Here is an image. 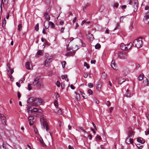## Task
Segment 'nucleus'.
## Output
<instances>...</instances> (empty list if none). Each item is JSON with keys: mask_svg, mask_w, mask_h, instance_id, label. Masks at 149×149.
Here are the masks:
<instances>
[{"mask_svg": "<svg viewBox=\"0 0 149 149\" xmlns=\"http://www.w3.org/2000/svg\"><path fill=\"white\" fill-rule=\"evenodd\" d=\"M121 49L123 50H128V47L126 46V45L123 44H122L120 45Z\"/></svg>", "mask_w": 149, "mask_h": 149, "instance_id": "nucleus-11", "label": "nucleus"}, {"mask_svg": "<svg viewBox=\"0 0 149 149\" xmlns=\"http://www.w3.org/2000/svg\"><path fill=\"white\" fill-rule=\"evenodd\" d=\"M52 61V57L50 56L46 58L44 61V65L46 67H48L50 63Z\"/></svg>", "mask_w": 149, "mask_h": 149, "instance_id": "nucleus-3", "label": "nucleus"}, {"mask_svg": "<svg viewBox=\"0 0 149 149\" xmlns=\"http://www.w3.org/2000/svg\"><path fill=\"white\" fill-rule=\"evenodd\" d=\"M1 149H8V148L6 147V145L3 144L2 146L1 147Z\"/></svg>", "mask_w": 149, "mask_h": 149, "instance_id": "nucleus-29", "label": "nucleus"}, {"mask_svg": "<svg viewBox=\"0 0 149 149\" xmlns=\"http://www.w3.org/2000/svg\"><path fill=\"white\" fill-rule=\"evenodd\" d=\"M125 142L126 143L129 144L130 143H133V139L128 137L125 140Z\"/></svg>", "mask_w": 149, "mask_h": 149, "instance_id": "nucleus-8", "label": "nucleus"}, {"mask_svg": "<svg viewBox=\"0 0 149 149\" xmlns=\"http://www.w3.org/2000/svg\"><path fill=\"white\" fill-rule=\"evenodd\" d=\"M28 89L30 91L31 90L32 88L31 87V84H29L28 86Z\"/></svg>", "mask_w": 149, "mask_h": 149, "instance_id": "nucleus-35", "label": "nucleus"}, {"mask_svg": "<svg viewBox=\"0 0 149 149\" xmlns=\"http://www.w3.org/2000/svg\"><path fill=\"white\" fill-rule=\"evenodd\" d=\"M40 121L41 125L43 126V128L44 129H46L47 132H48L49 130V127L46 121L44 119L43 117H41L40 118Z\"/></svg>", "mask_w": 149, "mask_h": 149, "instance_id": "nucleus-2", "label": "nucleus"}, {"mask_svg": "<svg viewBox=\"0 0 149 149\" xmlns=\"http://www.w3.org/2000/svg\"><path fill=\"white\" fill-rule=\"evenodd\" d=\"M144 83L145 85H146L147 86H148V80L147 79H146L145 81H144Z\"/></svg>", "mask_w": 149, "mask_h": 149, "instance_id": "nucleus-31", "label": "nucleus"}, {"mask_svg": "<svg viewBox=\"0 0 149 149\" xmlns=\"http://www.w3.org/2000/svg\"><path fill=\"white\" fill-rule=\"evenodd\" d=\"M84 66L86 67L87 68V69H88L90 68L89 65L86 62H85L84 63Z\"/></svg>", "mask_w": 149, "mask_h": 149, "instance_id": "nucleus-32", "label": "nucleus"}, {"mask_svg": "<svg viewBox=\"0 0 149 149\" xmlns=\"http://www.w3.org/2000/svg\"><path fill=\"white\" fill-rule=\"evenodd\" d=\"M118 57L121 59H124L127 58V55L126 53H123L121 52H118Z\"/></svg>", "mask_w": 149, "mask_h": 149, "instance_id": "nucleus-4", "label": "nucleus"}, {"mask_svg": "<svg viewBox=\"0 0 149 149\" xmlns=\"http://www.w3.org/2000/svg\"><path fill=\"white\" fill-rule=\"evenodd\" d=\"M90 4L89 3H87L84 6L85 8H86L87 7L89 6H90Z\"/></svg>", "mask_w": 149, "mask_h": 149, "instance_id": "nucleus-61", "label": "nucleus"}, {"mask_svg": "<svg viewBox=\"0 0 149 149\" xmlns=\"http://www.w3.org/2000/svg\"><path fill=\"white\" fill-rule=\"evenodd\" d=\"M75 94H76V95L75 96L77 100H79L80 99V95L79 94L77 93L76 92H75Z\"/></svg>", "mask_w": 149, "mask_h": 149, "instance_id": "nucleus-23", "label": "nucleus"}, {"mask_svg": "<svg viewBox=\"0 0 149 149\" xmlns=\"http://www.w3.org/2000/svg\"><path fill=\"white\" fill-rule=\"evenodd\" d=\"M110 104V102L109 101H107L106 103V104L108 106H109Z\"/></svg>", "mask_w": 149, "mask_h": 149, "instance_id": "nucleus-47", "label": "nucleus"}, {"mask_svg": "<svg viewBox=\"0 0 149 149\" xmlns=\"http://www.w3.org/2000/svg\"><path fill=\"white\" fill-rule=\"evenodd\" d=\"M143 41L141 38H139L135 40L133 44H132L134 47H135L137 48H140L142 47L143 44Z\"/></svg>", "mask_w": 149, "mask_h": 149, "instance_id": "nucleus-1", "label": "nucleus"}, {"mask_svg": "<svg viewBox=\"0 0 149 149\" xmlns=\"http://www.w3.org/2000/svg\"><path fill=\"white\" fill-rule=\"evenodd\" d=\"M137 141L141 144H143L145 142V141L143 140V139L140 137L138 138L137 139Z\"/></svg>", "mask_w": 149, "mask_h": 149, "instance_id": "nucleus-13", "label": "nucleus"}, {"mask_svg": "<svg viewBox=\"0 0 149 149\" xmlns=\"http://www.w3.org/2000/svg\"><path fill=\"white\" fill-rule=\"evenodd\" d=\"M123 81H122L120 80H119V81H118V83L120 84H121L123 82H125V80H126V79H123Z\"/></svg>", "mask_w": 149, "mask_h": 149, "instance_id": "nucleus-43", "label": "nucleus"}, {"mask_svg": "<svg viewBox=\"0 0 149 149\" xmlns=\"http://www.w3.org/2000/svg\"><path fill=\"white\" fill-rule=\"evenodd\" d=\"M36 87L37 88H43L44 87V85L43 83H39V84L37 85Z\"/></svg>", "mask_w": 149, "mask_h": 149, "instance_id": "nucleus-17", "label": "nucleus"}, {"mask_svg": "<svg viewBox=\"0 0 149 149\" xmlns=\"http://www.w3.org/2000/svg\"><path fill=\"white\" fill-rule=\"evenodd\" d=\"M74 55V54H73L69 50H68L67 51V53L65 55L68 56H73Z\"/></svg>", "mask_w": 149, "mask_h": 149, "instance_id": "nucleus-15", "label": "nucleus"}, {"mask_svg": "<svg viewBox=\"0 0 149 149\" xmlns=\"http://www.w3.org/2000/svg\"><path fill=\"white\" fill-rule=\"evenodd\" d=\"M61 78L62 79H65V80H66V78L67 79V81H68V80L67 78V75H62L61 76Z\"/></svg>", "mask_w": 149, "mask_h": 149, "instance_id": "nucleus-30", "label": "nucleus"}, {"mask_svg": "<svg viewBox=\"0 0 149 149\" xmlns=\"http://www.w3.org/2000/svg\"><path fill=\"white\" fill-rule=\"evenodd\" d=\"M136 146L138 148H141V147H143V146H140V144H137L136 145Z\"/></svg>", "mask_w": 149, "mask_h": 149, "instance_id": "nucleus-50", "label": "nucleus"}, {"mask_svg": "<svg viewBox=\"0 0 149 149\" xmlns=\"http://www.w3.org/2000/svg\"><path fill=\"white\" fill-rule=\"evenodd\" d=\"M54 112L59 115H61L62 113V110L60 109H58V107L56 108V109L54 110Z\"/></svg>", "mask_w": 149, "mask_h": 149, "instance_id": "nucleus-10", "label": "nucleus"}, {"mask_svg": "<svg viewBox=\"0 0 149 149\" xmlns=\"http://www.w3.org/2000/svg\"><path fill=\"white\" fill-rule=\"evenodd\" d=\"M56 97L57 100L60 99V95L58 93H57L56 94Z\"/></svg>", "mask_w": 149, "mask_h": 149, "instance_id": "nucleus-44", "label": "nucleus"}, {"mask_svg": "<svg viewBox=\"0 0 149 149\" xmlns=\"http://www.w3.org/2000/svg\"><path fill=\"white\" fill-rule=\"evenodd\" d=\"M34 132L36 134H38V133L37 129L36 128H34Z\"/></svg>", "mask_w": 149, "mask_h": 149, "instance_id": "nucleus-54", "label": "nucleus"}, {"mask_svg": "<svg viewBox=\"0 0 149 149\" xmlns=\"http://www.w3.org/2000/svg\"><path fill=\"white\" fill-rule=\"evenodd\" d=\"M42 112V111L41 109H38V110L37 111L38 113H41Z\"/></svg>", "mask_w": 149, "mask_h": 149, "instance_id": "nucleus-62", "label": "nucleus"}, {"mask_svg": "<svg viewBox=\"0 0 149 149\" xmlns=\"http://www.w3.org/2000/svg\"><path fill=\"white\" fill-rule=\"evenodd\" d=\"M96 138L98 139L99 140H100L101 139V137L100 136L98 135L97 136Z\"/></svg>", "mask_w": 149, "mask_h": 149, "instance_id": "nucleus-64", "label": "nucleus"}, {"mask_svg": "<svg viewBox=\"0 0 149 149\" xmlns=\"http://www.w3.org/2000/svg\"><path fill=\"white\" fill-rule=\"evenodd\" d=\"M17 95L18 98L19 99L21 97V94L19 92H17Z\"/></svg>", "mask_w": 149, "mask_h": 149, "instance_id": "nucleus-49", "label": "nucleus"}, {"mask_svg": "<svg viewBox=\"0 0 149 149\" xmlns=\"http://www.w3.org/2000/svg\"><path fill=\"white\" fill-rule=\"evenodd\" d=\"M101 47L100 45L99 44H97L95 46V48L96 49H99Z\"/></svg>", "mask_w": 149, "mask_h": 149, "instance_id": "nucleus-27", "label": "nucleus"}, {"mask_svg": "<svg viewBox=\"0 0 149 149\" xmlns=\"http://www.w3.org/2000/svg\"><path fill=\"white\" fill-rule=\"evenodd\" d=\"M66 63L65 61H63L62 63V67L63 68H64L65 67V65L66 64Z\"/></svg>", "mask_w": 149, "mask_h": 149, "instance_id": "nucleus-34", "label": "nucleus"}, {"mask_svg": "<svg viewBox=\"0 0 149 149\" xmlns=\"http://www.w3.org/2000/svg\"><path fill=\"white\" fill-rule=\"evenodd\" d=\"M84 77L85 78H87V77H88V75L86 74V73H84Z\"/></svg>", "mask_w": 149, "mask_h": 149, "instance_id": "nucleus-58", "label": "nucleus"}, {"mask_svg": "<svg viewBox=\"0 0 149 149\" xmlns=\"http://www.w3.org/2000/svg\"><path fill=\"white\" fill-rule=\"evenodd\" d=\"M27 111L29 114L31 115L32 113V109H31V108H29L27 109Z\"/></svg>", "mask_w": 149, "mask_h": 149, "instance_id": "nucleus-25", "label": "nucleus"}, {"mask_svg": "<svg viewBox=\"0 0 149 149\" xmlns=\"http://www.w3.org/2000/svg\"><path fill=\"white\" fill-rule=\"evenodd\" d=\"M18 31H21V30L22 29V24H19L18 26Z\"/></svg>", "mask_w": 149, "mask_h": 149, "instance_id": "nucleus-28", "label": "nucleus"}, {"mask_svg": "<svg viewBox=\"0 0 149 149\" xmlns=\"http://www.w3.org/2000/svg\"><path fill=\"white\" fill-rule=\"evenodd\" d=\"M102 77L105 79L107 77V74L105 73H103L101 75Z\"/></svg>", "mask_w": 149, "mask_h": 149, "instance_id": "nucleus-26", "label": "nucleus"}, {"mask_svg": "<svg viewBox=\"0 0 149 149\" xmlns=\"http://www.w3.org/2000/svg\"><path fill=\"white\" fill-rule=\"evenodd\" d=\"M131 4H132L133 6L135 9L134 10V11L135 12L136 11L138 8L137 1L136 0H134L131 3Z\"/></svg>", "mask_w": 149, "mask_h": 149, "instance_id": "nucleus-7", "label": "nucleus"}, {"mask_svg": "<svg viewBox=\"0 0 149 149\" xmlns=\"http://www.w3.org/2000/svg\"><path fill=\"white\" fill-rule=\"evenodd\" d=\"M93 91L91 89H89L88 90V93L90 95H92L93 94Z\"/></svg>", "mask_w": 149, "mask_h": 149, "instance_id": "nucleus-42", "label": "nucleus"}, {"mask_svg": "<svg viewBox=\"0 0 149 149\" xmlns=\"http://www.w3.org/2000/svg\"><path fill=\"white\" fill-rule=\"evenodd\" d=\"M101 86L100 84H97V86L96 88L98 91H101Z\"/></svg>", "mask_w": 149, "mask_h": 149, "instance_id": "nucleus-24", "label": "nucleus"}, {"mask_svg": "<svg viewBox=\"0 0 149 149\" xmlns=\"http://www.w3.org/2000/svg\"><path fill=\"white\" fill-rule=\"evenodd\" d=\"M79 91L81 93V94L82 95L84 99H87V96L83 92H81L80 91Z\"/></svg>", "mask_w": 149, "mask_h": 149, "instance_id": "nucleus-21", "label": "nucleus"}, {"mask_svg": "<svg viewBox=\"0 0 149 149\" xmlns=\"http://www.w3.org/2000/svg\"><path fill=\"white\" fill-rule=\"evenodd\" d=\"M40 79V78L39 77H37L36 78L34 79V81L33 82V86H35L37 84H38V81Z\"/></svg>", "mask_w": 149, "mask_h": 149, "instance_id": "nucleus-12", "label": "nucleus"}, {"mask_svg": "<svg viewBox=\"0 0 149 149\" xmlns=\"http://www.w3.org/2000/svg\"><path fill=\"white\" fill-rule=\"evenodd\" d=\"M30 63L29 62H27L26 63L25 67L26 69L30 70L31 69V68L30 67Z\"/></svg>", "mask_w": 149, "mask_h": 149, "instance_id": "nucleus-14", "label": "nucleus"}, {"mask_svg": "<svg viewBox=\"0 0 149 149\" xmlns=\"http://www.w3.org/2000/svg\"><path fill=\"white\" fill-rule=\"evenodd\" d=\"M126 96L127 97H129L131 96L130 93L129 92H127L126 94Z\"/></svg>", "mask_w": 149, "mask_h": 149, "instance_id": "nucleus-53", "label": "nucleus"}, {"mask_svg": "<svg viewBox=\"0 0 149 149\" xmlns=\"http://www.w3.org/2000/svg\"><path fill=\"white\" fill-rule=\"evenodd\" d=\"M44 16L45 17V18L47 20H49L50 19V17L47 13H45L44 15Z\"/></svg>", "mask_w": 149, "mask_h": 149, "instance_id": "nucleus-16", "label": "nucleus"}, {"mask_svg": "<svg viewBox=\"0 0 149 149\" xmlns=\"http://www.w3.org/2000/svg\"><path fill=\"white\" fill-rule=\"evenodd\" d=\"M16 84L17 86L19 87H20L21 86V85L18 82H17L16 83Z\"/></svg>", "mask_w": 149, "mask_h": 149, "instance_id": "nucleus-60", "label": "nucleus"}, {"mask_svg": "<svg viewBox=\"0 0 149 149\" xmlns=\"http://www.w3.org/2000/svg\"><path fill=\"white\" fill-rule=\"evenodd\" d=\"M68 148L69 149H74L73 147L70 145H69Z\"/></svg>", "mask_w": 149, "mask_h": 149, "instance_id": "nucleus-57", "label": "nucleus"}, {"mask_svg": "<svg viewBox=\"0 0 149 149\" xmlns=\"http://www.w3.org/2000/svg\"><path fill=\"white\" fill-rule=\"evenodd\" d=\"M119 6V4L118 3H116L114 4L113 7H116V8H118Z\"/></svg>", "mask_w": 149, "mask_h": 149, "instance_id": "nucleus-41", "label": "nucleus"}, {"mask_svg": "<svg viewBox=\"0 0 149 149\" xmlns=\"http://www.w3.org/2000/svg\"><path fill=\"white\" fill-rule=\"evenodd\" d=\"M88 86L91 88H93V84L91 83H89L88 84Z\"/></svg>", "mask_w": 149, "mask_h": 149, "instance_id": "nucleus-37", "label": "nucleus"}, {"mask_svg": "<svg viewBox=\"0 0 149 149\" xmlns=\"http://www.w3.org/2000/svg\"><path fill=\"white\" fill-rule=\"evenodd\" d=\"M7 67L9 69V70H10V64L9 63H7Z\"/></svg>", "mask_w": 149, "mask_h": 149, "instance_id": "nucleus-48", "label": "nucleus"}, {"mask_svg": "<svg viewBox=\"0 0 149 149\" xmlns=\"http://www.w3.org/2000/svg\"><path fill=\"white\" fill-rule=\"evenodd\" d=\"M126 16H121L120 18V22H123V19Z\"/></svg>", "mask_w": 149, "mask_h": 149, "instance_id": "nucleus-39", "label": "nucleus"}, {"mask_svg": "<svg viewBox=\"0 0 149 149\" xmlns=\"http://www.w3.org/2000/svg\"><path fill=\"white\" fill-rule=\"evenodd\" d=\"M35 30L38 31L39 30V24H37L35 26Z\"/></svg>", "mask_w": 149, "mask_h": 149, "instance_id": "nucleus-33", "label": "nucleus"}, {"mask_svg": "<svg viewBox=\"0 0 149 149\" xmlns=\"http://www.w3.org/2000/svg\"><path fill=\"white\" fill-rule=\"evenodd\" d=\"M60 82L59 81H57L56 85L58 87H59L60 86Z\"/></svg>", "mask_w": 149, "mask_h": 149, "instance_id": "nucleus-46", "label": "nucleus"}, {"mask_svg": "<svg viewBox=\"0 0 149 149\" xmlns=\"http://www.w3.org/2000/svg\"><path fill=\"white\" fill-rule=\"evenodd\" d=\"M54 104L55 105L56 108H57V107H58V102L57 101H55L54 102Z\"/></svg>", "mask_w": 149, "mask_h": 149, "instance_id": "nucleus-36", "label": "nucleus"}, {"mask_svg": "<svg viewBox=\"0 0 149 149\" xmlns=\"http://www.w3.org/2000/svg\"><path fill=\"white\" fill-rule=\"evenodd\" d=\"M146 19L149 18V12H147L145 16Z\"/></svg>", "mask_w": 149, "mask_h": 149, "instance_id": "nucleus-38", "label": "nucleus"}, {"mask_svg": "<svg viewBox=\"0 0 149 149\" xmlns=\"http://www.w3.org/2000/svg\"><path fill=\"white\" fill-rule=\"evenodd\" d=\"M34 103L37 105H40L42 104L43 102L42 100L40 98H35L34 99H32Z\"/></svg>", "mask_w": 149, "mask_h": 149, "instance_id": "nucleus-5", "label": "nucleus"}, {"mask_svg": "<svg viewBox=\"0 0 149 149\" xmlns=\"http://www.w3.org/2000/svg\"><path fill=\"white\" fill-rule=\"evenodd\" d=\"M122 8L123 9L126 8V6L125 5H124L121 6Z\"/></svg>", "mask_w": 149, "mask_h": 149, "instance_id": "nucleus-59", "label": "nucleus"}, {"mask_svg": "<svg viewBox=\"0 0 149 149\" xmlns=\"http://www.w3.org/2000/svg\"><path fill=\"white\" fill-rule=\"evenodd\" d=\"M33 117L32 116H30L28 117V119L29 121V124L31 125H33Z\"/></svg>", "mask_w": 149, "mask_h": 149, "instance_id": "nucleus-9", "label": "nucleus"}, {"mask_svg": "<svg viewBox=\"0 0 149 149\" xmlns=\"http://www.w3.org/2000/svg\"><path fill=\"white\" fill-rule=\"evenodd\" d=\"M96 62L95 60H91V64H95Z\"/></svg>", "mask_w": 149, "mask_h": 149, "instance_id": "nucleus-55", "label": "nucleus"}, {"mask_svg": "<svg viewBox=\"0 0 149 149\" xmlns=\"http://www.w3.org/2000/svg\"><path fill=\"white\" fill-rule=\"evenodd\" d=\"M48 21L49 22V26L52 28H54L55 27V25L53 22L51 21H49L48 20Z\"/></svg>", "mask_w": 149, "mask_h": 149, "instance_id": "nucleus-20", "label": "nucleus"}, {"mask_svg": "<svg viewBox=\"0 0 149 149\" xmlns=\"http://www.w3.org/2000/svg\"><path fill=\"white\" fill-rule=\"evenodd\" d=\"M38 110V109L37 108H33L32 110V112H37Z\"/></svg>", "mask_w": 149, "mask_h": 149, "instance_id": "nucleus-40", "label": "nucleus"}, {"mask_svg": "<svg viewBox=\"0 0 149 149\" xmlns=\"http://www.w3.org/2000/svg\"><path fill=\"white\" fill-rule=\"evenodd\" d=\"M0 118L1 120V123L3 125L6 124V117L3 114H0Z\"/></svg>", "mask_w": 149, "mask_h": 149, "instance_id": "nucleus-6", "label": "nucleus"}, {"mask_svg": "<svg viewBox=\"0 0 149 149\" xmlns=\"http://www.w3.org/2000/svg\"><path fill=\"white\" fill-rule=\"evenodd\" d=\"M144 76L143 74H140L139 75L138 77V79L139 80L141 81L143 79V76Z\"/></svg>", "mask_w": 149, "mask_h": 149, "instance_id": "nucleus-22", "label": "nucleus"}, {"mask_svg": "<svg viewBox=\"0 0 149 149\" xmlns=\"http://www.w3.org/2000/svg\"><path fill=\"white\" fill-rule=\"evenodd\" d=\"M9 0H4V2L5 4H7L9 2Z\"/></svg>", "mask_w": 149, "mask_h": 149, "instance_id": "nucleus-56", "label": "nucleus"}, {"mask_svg": "<svg viewBox=\"0 0 149 149\" xmlns=\"http://www.w3.org/2000/svg\"><path fill=\"white\" fill-rule=\"evenodd\" d=\"M88 137L89 138V139L91 140L92 138V136L90 134L88 135Z\"/></svg>", "mask_w": 149, "mask_h": 149, "instance_id": "nucleus-63", "label": "nucleus"}, {"mask_svg": "<svg viewBox=\"0 0 149 149\" xmlns=\"http://www.w3.org/2000/svg\"><path fill=\"white\" fill-rule=\"evenodd\" d=\"M128 137L130 138L132 137V136L133 135L134 133L132 131H130L128 134Z\"/></svg>", "mask_w": 149, "mask_h": 149, "instance_id": "nucleus-19", "label": "nucleus"}, {"mask_svg": "<svg viewBox=\"0 0 149 149\" xmlns=\"http://www.w3.org/2000/svg\"><path fill=\"white\" fill-rule=\"evenodd\" d=\"M64 29H65V28H64V27H62L61 28V33H63L64 32Z\"/></svg>", "mask_w": 149, "mask_h": 149, "instance_id": "nucleus-51", "label": "nucleus"}, {"mask_svg": "<svg viewBox=\"0 0 149 149\" xmlns=\"http://www.w3.org/2000/svg\"><path fill=\"white\" fill-rule=\"evenodd\" d=\"M9 76L10 78V81H12L13 80V76L11 75H9Z\"/></svg>", "mask_w": 149, "mask_h": 149, "instance_id": "nucleus-52", "label": "nucleus"}, {"mask_svg": "<svg viewBox=\"0 0 149 149\" xmlns=\"http://www.w3.org/2000/svg\"><path fill=\"white\" fill-rule=\"evenodd\" d=\"M37 54L39 55H40L42 54V50H39L37 52Z\"/></svg>", "mask_w": 149, "mask_h": 149, "instance_id": "nucleus-45", "label": "nucleus"}, {"mask_svg": "<svg viewBox=\"0 0 149 149\" xmlns=\"http://www.w3.org/2000/svg\"><path fill=\"white\" fill-rule=\"evenodd\" d=\"M111 66L114 70H116V69L115 64L113 61H112L111 62Z\"/></svg>", "mask_w": 149, "mask_h": 149, "instance_id": "nucleus-18", "label": "nucleus"}]
</instances>
